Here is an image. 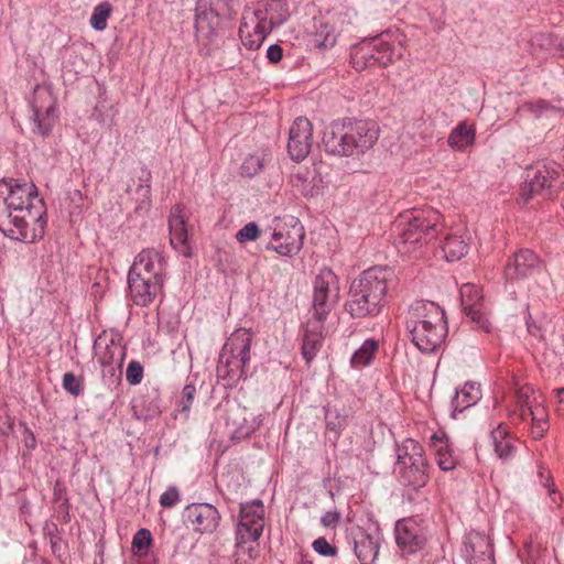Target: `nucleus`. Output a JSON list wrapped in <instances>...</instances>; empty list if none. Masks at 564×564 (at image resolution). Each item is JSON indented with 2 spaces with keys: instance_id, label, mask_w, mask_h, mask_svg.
Here are the masks:
<instances>
[{
  "instance_id": "nucleus-1",
  "label": "nucleus",
  "mask_w": 564,
  "mask_h": 564,
  "mask_svg": "<svg viewBox=\"0 0 564 564\" xmlns=\"http://www.w3.org/2000/svg\"><path fill=\"white\" fill-rule=\"evenodd\" d=\"M46 208L33 183L0 181V231L11 239L32 243L45 231Z\"/></svg>"
},
{
  "instance_id": "nucleus-2",
  "label": "nucleus",
  "mask_w": 564,
  "mask_h": 564,
  "mask_svg": "<svg viewBox=\"0 0 564 564\" xmlns=\"http://www.w3.org/2000/svg\"><path fill=\"white\" fill-rule=\"evenodd\" d=\"M444 219L433 208L408 210L394 223V246L402 256H417L444 231Z\"/></svg>"
},
{
  "instance_id": "nucleus-3",
  "label": "nucleus",
  "mask_w": 564,
  "mask_h": 564,
  "mask_svg": "<svg viewBox=\"0 0 564 564\" xmlns=\"http://www.w3.org/2000/svg\"><path fill=\"white\" fill-rule=\"evenodd\" d=\"M379 139V127L371 120H341L324 132L325 151L340 158H359L371 150Z\"/></svg>"
},
{
  "instance_id": "nucleus-4",
  "label": "nucleus",
  "mask_w": 564,
  "mask_h": 564,
  "mask_svg": "<svg viewBox=\"0 0 564 564\" xmlns=\"http://www.w3.org/2000/svg\"><path fill=\"white\" fill-rule=\"evenodd\" d=\"M290 17L283 0H259L245 8L239 35L248 50H258L267 36Z\"/></svg>"
},
{
  "instance_id": "nucleus-5",
  "label": "nucleus",
  "mask_w": 564,
  "mask_h": 564,
  "mask_svg": "<svg viewBox=\"0 0 564 564\" xmlns=\"http://www.w3.org/2000/svg\"><path fill=\"white\" fill-rule=\"evenodd\" d=\"M392 271L386 268H370L356 279L345 304L346 311L354 318L377 316L383 306L388 283Z\"/></svg>"
},
{
  "instance_id": "nucleus-6",
  "label": "nucleus",
  "mask_w": 564,
  "mask_h": 564,
  "mask_svg": "<svg viewBox=\"0 0 564 564\" xmlns=\"http://www.w3.org/2000/svg\"><path fill=\"white\" fill-rule=\"evenodd\" d=\"M252 333L238 328L227 338L221 348L217 365V377L229 384L246 377V367L250 361Z\"/></svg>"
},
{
  "instance_id": "nucleus-7",
  "label": "nucleus",
  "mask_w": 564,
  "mask_h": 564,
  "mask_svg": "<svg viewBox=\"0 0 564 564\" xmlns=\"http://www.w3.org/2000/svg\"><path fill=\"white\" fill-rule=\"evenodd\" d=\"M516 409L509 412V420L514 426L530 419V435L533 440H541L547 432L549 413L530 386L519 387L514 392Z\"/></svg>"
},
{
  "instance_id": "nucleus-8",
  "label": "nucleus",
  "mask_w": 564,
  "mask_h": 564,
  "mask_svg": "<svg viewBox=\"0 0 564 564\" xmlns=\"http://www.w3.org/2000/svg\"><path fill=\"white\" fill-rule=\"evenodd\" d=\"M394 471L402 484L414 489L427 482V462L422 446L416 441L406 438L398 446Z\"/></svg>"
},
{
  "instance_id": "nucleus-9",
  "label": "nucleus",
  "mask_w": 564,
  "mask_h": 564,
  "mask_svg": "<svg viewBox=\"0 0 564 564\" xmlns=\"http://www.w3.org/2000/svg\"><path fill=\"white\" fill-rule=\"evenodd\" d=\"M305 231L295 217L276 219L273 221L271 239L268 250H273L282 257H294L303 248Z\"/></svg>"
},
{
  "instance_id": "nucleus-10",
  "label": "nucleus",
  "mask_w": 564,
  "mask_h": 564,
  "mask_svg": "<svg viewBox=\"0 0 564 564\" xmlns=\"http://www.w3.org/2000/svg\"><path fill=\"white\" fill-rule=\"evenodd\" d=\"M264 505L260 499L240 505L238 523L235 530L238 550H243L246 544L259 540L264 529Z\"/></svg>"
},
{
  "instance_id": "nucleus-11",
  "label": "nucleus",
  "mask_w": 564,
  "mask_h": 564,
  "mask_svg": "<svg viewBox=\"0 0 564 564\" xmlns=\"http://www.w3.org/2000/svg\"><path fill=\"white\" fill-rule=\"evenodd\" d=\"M339 301V280L330 269H323L313 282V315L324 322Z\"/></svg>"
},
{
  "instance_id": "nucleus-12",
  "label": "nucleus",
  "mask_w": 564,
  "mask_h": 564,
  "mask_svg": "<svg viewBox=\"0 0 564 564\" xmlns=\"http://www.w3.org/2000/svg\"><path fill=\"white\" fill-rule=\"evenodd\" d=\"M203 12V9L195 8V39L198 53L204 57L212 56L219 48V33L224 22L215 15Z\"/></svg>"
},
{
  "instance_id": "nucleus-13",
  "label": "nucleus",
  "mask_w": 564,
  "mask_h": 564,
  "mask_svg": "<svg viewBox=\"0 0 564 564\" xmlns=\"http://www.w3.org/2000/svg\"><path fill=\"white\" fill-rule=\"evenodd\" d=\"M34 131L41 135L51 132L56 121V99L50 87L37 85L31 100Z\"/></svg>"
},
{
  "instance_id": "nucleus-14",
  "label": "nucleus",
  "mask_w": 564,
  "mask_h": 564,
  "mask_svg": "<svg viewBox=\"0 0 564 564\" xmlns=\"http://www.w3.org/2000/svg\"><path fill=\"white\" fill-rule=\"evenodd\" d=\"M370 39L378 66L387 67L402 58L405 35L400 30L389 29Z\"/></svg>"
},
{
  "instance_id": "nucleus-15",
  "label": "nucleus",
  "mask_w": 564,
  "mask_h": 564,
  "mask_svg": "<svg viewBox=\"0 0 564 564\" xmlns=\"http://www.w3.org/2000/svg\"><path fill=\"white\" fill-rule=\"evenodd\" d=\"M560 177L558 165L539 164L528 170L524 183L521 186V196L528 200L544 189L556 185Z\"/></svg>"
},
{
  "instance_id": "nucleus-16",
  "label": "nucleus",
  "mask_w": 564,
  "mask_h": 564,
  "mask_svg": "<svg viewBox=\"0 0 564 564\" xmlns=\"http://www.w3.org/2000/svg\"><path fill=\"white\" fill-rule=\"evenodd\" d=\"M460 299L463 310L474 325L485 333H491L494 326L484 311L481 290L475 284H464L460 288Z\"/></svg>"
},
{
  "instance_id": "nucleus-17",
  "label": "nucleus",
  "mask_w": 564,
  "mask_h": 564,
  "mask_svg": "<svg viewBox=\"0 0 564 564\" xmlns=\"http://www.w3.org/2000/svg\"><path fill=\"white\" fill-rule=\"evenodd\" d=\"M183 517L186 523L200 534L215 532L221 519L217 508L207 502L188 505Z\"/></svg>"
},
{
  "instance_id": "nucleus-18",
  "label": "nucleus",
  "mask_w": 564,
  "mask_h": 564,
  "mask_svg": "<svg viewBox=\"0 0 564 564\" xmlns=\"http://www.w3.org/2000/svg\"><path fill=\"white\" fill-rule=\"evenodd\" d=\"M412 344L423 354L435 352L444 343L447 335L446 319L436 323L422 324L409 330Z\"/></svg>"
},
{
  "instance_id": "nucleus-19",
  "label": "nucleus",
  "mask_w": 564,
  "mask_h": 564,
  "mask_svg": "<svg viewBox=\"0 0 564 564\" xmlns=\"http://www.w3.org/2000/svg\"><path fill=\"white\" fill-rule=\"evenodd\" d=\"M94 352L102 368V375L115 377L117 369L121 368L126 354L121 345L112 338L99 336L94 344Z\"/></svg>"
},
{
  "instance_id": "nucleus-20",
  "label": "nucleus",
  "mask_w": 564,
  "mask_h": 564,
  "mask_svg": "<svg viewBox=\"0 0 564 564\" xmlns=\"http://www.w3.org/2000/svg\"><path fill=\"white\" fill-rule=\"evenodd\" d=\"M311 121L304 117L294 120L290 129L288 151L291 158L297 162L303 161L310 153L312 148Z\"/></svg>"
},
{
  "instance_id": "nucleus-21",
  "label": "nucleus",
  "mask_w": 564,
  "mask_h": 564,
  "mask_svg": "<svg viewBox=\"0 0 564 564\" xmlns=\"http://www.w3.org/2000/svg\"><path fill=\"white\" fill-rule=\"evenodd\" d=\"M188 215L189 212L185 206L175 205L171 209L169 217L170 242L172 247L184 257L192 254L186 224Z\"/></svg>"
},
{
  "instance_id": "nucleus-22",
  "label": "nucleus",
  "mask_w": 564,
  "mask_h": 564,
  "mask_svg": "<svg viewBox=\"0 0 564 564\" xmlns=\"http://www.w3.org/2000/svg\"><path fill=\"white\" fill-rule=\"evenodd\" d=\"M128 274L164 280L165 260L163 254L154 248L143 249L135 256Z\"/></svg>"
},
{
  "instance_id": "nucleus-23",
  "label": "nucleus",
  "mask_w": 564,
  "mask_h": 564,
  "mask_svg": "<svg viewBox=\"0 0 564 564\" xmlns=\"http://www.w3.org/2000/svg\"><path fill=\"white\" fill-rule=\"evenodd\" d=\"M395 541L403 553L413 554L424 546L426 536L415 519L406 518L395 524Z\"/></svg>"
},
{
  "instance_id": "nucleus-24",
  "label": "nucleus",
  "mask_w": 564,
  "mask_h": 564,
  "mask_svg": "<svg viewBox=\"0 0 564 564\" xmlns=\"http://www.w3.org/2000/svg\"><path fill=\"white\" fill-rule=\"evenodd\" d=\"M543 262L539 256L530 249L519 250L507 263L505 276L509 281L525 279L540 272Z\"/></svg>"
},
{
  "instance_id": "nucleus-25",
  "label": "nucleus",
  "mask_w": 564,
  "mask_h": 564,
  "mask_svg": "<svg viewBox=\"0 0 564 564\" xmlns=\"http://www.w3.org/2000/svg\"><path fill=\"white\" fill-rule=\"evenodd\" d=\"M463 555L468 564H494V550L489 538L471 531L464 540Z\"/></svg>"
},
{
  "instance_id": "nucleus-26",
  "label": "nucleus",
  "mask_w": 564,
  "mask_h": 564,
  "mask_svg": "<svg viewBox=\"0 0 564 564\" xmlns=\"http://www.w3.org/2000/svg\"><path fill=\"white\" fill-rule=\"evenodd\" d=\"M445 319L443 308L434 302L419 300L413 302L404 316L406 330H412L422 326V324L436 323Z\"/></svg>"
},
{
  "instance_id": "nucleus-27",
  "label": "nucleus",
  "mask_w": 564,
  "mask_h": 564,
  "mask_svg": "<svg viewBox=\"0 0 564 564\" xmlns=\"http://www.w3.org/2000/svg\"><path fill=\"white\" fill-rule=\"evenodd\" d=\"M164 280L128 274L130 296L135 305L148 306L161 293Z\"/></svg>"
},
{
  "instance_id": "nucleus-28",
  "label": "nucleus",
  "mask_w": 564,
  "mask_h": 564,
  "mask_svg": "<svg viewBox=\"0 0 564 564\" xmlns=\"http://www.w3.org/2000/svg\"><path fill=\"white\" fill-rule=\"evenodd\" d=\"M339 36L340 31L324 15L315 19L310 44L319 51L330 50L337 44Z\"/></svg>"
},
{
  "instance_id": "nucleus-29",
  "label": "nucleus",
  "mask_w": 564,
  "mask_h": 564,
  "mask_svg": "<svg viewBox=\"0 0 564 564\" xmlns=\"http://www.w3.org/2000/svg\"><path fill=\"white\" fill-rule=\"evenodd\" d=\"M430 446L434 452L436 464L442 470L449 471L455 469L458 460L444 432L434 433L430 438Z\"/></svg>"
},
{
  "instance_id": "nucleus-30",
  "label": "nucleus",
  "mask_w": 564,
  "mask_h": 564,
  "mask_svg": "<svg viewBox=\"0 0 564 564\" xmlns=\"http://www.w3.org/2000/svg\"><path fill=\"white\" fill-rule=\"evenodd\" d=\"M322 323L323 322L317 321L313 323L310 322L303 333L301 350L306 364H311L323 347L324 326Z\"/></svg>"
},
{
  "instance_id": "nucleus-31",
  "label": "nucleus",
  "mask_w": 564,
  "mask_h": 564,
  "mask_svg": "<svg viewBox=\"0 0 564 564\" xmlns=\"http://www.w3.org/2000/svg\"><path fill=\"white\" fill-rule=\"evenodd\" d=\"M491 444L497 457L503 462L511 459L517 451L516 440L503 424H499L490 433Z\"/></svg>"
},
{
  "instance_id": "nucleus-32",
  "label": "nucleus",
  "mask_w": 564,
  "mask_h": 564,
  "mask_svg": "<svg viewBox=\"0 0 564 564\" xmlns=\"http://www.w3.org/2000/svg\"><path fill=\"white\" fill-rule=\"evenodd\" d=\"M161 400L156 392L139 395L132 401L133 416L148 422L161 414Z\"/></svg>"
},
{
  "instance_id": "nucleus-33",
  "label": "nucleus",
  "mask_w": 564,
  "mask_h": 564,
  "mask_svg": "<svg viewBox=\"0 0 564 564\" xmlns=\"http://www.w3.org/2000/svg\"><path fill=\"white\" fill-rule=\"evenodd\" d=\"M377 538L361 531L354 538V551L360 564H373L379 554Z\"/></svg>"
},
{
  "instance_id": "nucleus-34",
  "label": "nucleus",
  "mask_w": 564,
  "mask_h": 564,
  "mask_svg": "<svg viewBox=\"0 0 564 564\" xmlns=\"http://www.w3.org/2000/svg\"><path fill=\"white\" fill-rule=\"evenodd\" d=\"M373 52L375 48L372 47L371 39H364L351 48L350 62L352 67L356 70L361 72L368 67L378 65V61Z\"/></svg>"
},
{
  "instance_id": "nucleus-35",
  "label": "nucleus",
  "mask_w": 564,
  "mask_h": 564,
  "mask_svg": "<svg viewBox=\"0 0 564 564\" xmlns=\"http://www.w3.org/2000/svg\"><path fill=\"white\" fill-rule=\"evenodd\" d=\"M480 399V386L476 382H466L460 389L456 390L452 400L453 415H455L456 412H463L475 405Z\"/></svg>"
},
{
  "instance_id": "nucleus-36",
  "label": "nucleus",
  "mask_w": 564,
  "mask_h": 564,
  "mask_svg": "<svg viewBox=\"0 0 564 564\" xmlns=\"http://www.w3.org/2000/svg\"><path fill=\"white\" fill-rule=\"evenodd\" d=\"M475 139L476 128L462 121L451 131L447 143L455 151H464L474 144Z\"/></svg>"
},
{
  "instance_id": "nucleus-37",
  "label": "nucleus",
  "mask_w": 564,
  "mask_h": 564,
  "mask_svg": "<svg viewBox=\"0 0 564 564\" xmlns=\"http://www.w3.org/2000/svg\"><path fill=\"white\" fill-rule=\"evenodd\" d=\"M442 250L447 261H457L468 252V243L462 235L446 234L442 243Z\"/></svg>"
},
{
  "instance_id": "nucleus-38",
  "label": "nucleus",
  "mask_w": 564,
  "mask_h": 564,
  "mask_svg": "<svg viewBox=\"0 0 564 564\" xmlns=\"http://www.w3.org/2000/svg\"><path fill=\"white\" fill-rule=\"evenodd\" d=\"M139 184L135 188V212H148L151 206V172L142 167L139 175Z\"/></svg>"
},
{
  "instance_id": "nucleus-39",
  "label": "nucleus",
  "mask_w": 564,
  "mask_h": 564,
  "mask_svg": "<svg viewBox=\"0 0 564 564\" xmlns=\"http://www.w3.org/2000/svg\"><path fill=\"white\" fill-rule=\"evenodd\" d=\"M379 348L377 340L369 338L354 352L350 358V365L355 369H361L369 366Z\"/></svg>"
},
{
  "instance_id": "nucleus-40",
  "label": "nucleus",
  "mask_w": 564,
  "mask_h": 564,
  "mask_svg": "<svg viewBox=\"0 0 564 564\" xmlns=\"http://www.w3.org/2000/svg\"><path fill=\"white\" fill-rule=\"evenodd\" d=\"M196 6L203 9V12L206 11V14L215 15L221 21L232 15L230 0H197Z\"/></svg>"
},
{
  "instance_id": "nucleus-41",
  "label": "nucleus",
  "mask_w": 564,
  "mask_h": 564,
  "mask_svg": "<svg viewBox=\"0 0 564 564\" xmlns=\"http://www.w3.org/2000/svg\"><path fill=\"white\" fill-rule=\"evenodd\" d=\"M326 17L341 34L354 25L357 19V11L350 7H341L330 13H327Z\"/></svg>"
},
{
  "instance_id": "nucleus-42",
  "label": "nucleus",
  "mask_w": 564,
  "mask_h": 564,
  "mask_svg": "<svg viewBox=\"0 0 564 564\" xmlns=\"http://www.w3.org/2000/svg\"><path fill=\"white\" fill-rule=\"evenodd\" d=\"M325 422L327 431L334 433L335 440H338L348 424V415L343 410L326 406Z\"/></svg>"
},
{
  "instance_id": "nucleus-43",
  "label": "nucleus",
  "mask_w": 564,
  "mask_h": 564,
  "mask_svg": "<svg viewBox=\"0 0 564 564\" xmlns=\"http://www.w3.org/2000/svg\"><path fill=\"white\" fill-rule=\"evenodd\" d=\"M196 395V387L194 384H185L177 400V413L184 419L189 417V412Z\"/></svg>"
},
{
  "instance_id": "nucleus-44",
  "label": "nucleus",
  "mask_w": 564,
  "mask_h": 564,
  "mask_svg": "<svg viewBox=\"0 0 564 564\" xmlns=\"http://www.w3.org/2000/svg\"><path fill=\"white\" fill-rule=\"evenodd\" d=\"M112 11V7L109 2L105 1L97 4L90 17V25L96 31H104L107 28V21Z\"/></svg>"
},
{
  "instance_id": "nucleus-45",
  "label": "nucleus",
  "mask_w": 564,
  "mask_h": 564,
  "mask_svg": "<svg viewBox=\"0 0 564 564\" xmlns=\"http://www.w3.org/2000/svg\"><path fill=\"white\" fill-rule=\"evenodd\" d=\"M536 41L541 47L547 51H554L564 57V35L561 39L553 34H540L536 36Z\"/></svg>"
},
{
  "instance_id": "nucleus-46",
  "label": "nucleus",
  "mask_w": 564,
  "mask_h": 564,
  "mask_svg": "<svg viewBox=\"0 0 564 564\" xmlns=\"http://www.w3.org/2000/svg\"><path fill=\"white\" fill-rule=\"evenodd\" d=\"M263 161L259 154L248 155L241 164V174L248 177L257 175L263 169Z\"/></svg>"
},
{
  "instance_id": "nucleus-47",
  "label": "nucleus",
  "mask_w": 564,
  "mask_h": 564,
  "mask_svg": "<svg viewBox=\"0 0 564 564\" xmlns=\"http://www.w3.org/2000/svg\"><path fill=\"white\" fill-rule=\"evenodd\" d=\"M62 386L65 391L74 397L82 394L84 391L83 382L78 380L73 372L64 373Z\"/></svg>"
},
{
  "instance_id": "nucleus-48",
  "label": "nucleus",
  "mask_w": 564,
  "mask_h": 564,
  "mask_svg": "<svg viewBox=\"0 0 564 564\" xmlns=\"http://www.w3.org/2000/svg\"><path fill=\"white\" fill-rule=\"evenodd\" d=\"M152 534L148 529H140L135 532L132 539V547L138 552L145 553L151 545Z\"/></svg>"
},
{
  "instance_id": "nucleus-49",
  "label": "nucleus",
  "mask_w": 564,
  "mask_h": 564,
  "mask_svg": "<svg viewBox=\"0 0 564 564\" xmlns=\"http://www.w3.org/2000/svg\"><path fill=\"white\" fill-rule=\"evenodd\" d=\"M260 236L259 226L256 223H248L236 234V239L240 243L254 241Z\"/></svg>"
},
{
  "instance_id": "nucleus-50",
  "label": "nucleus",
  "mask_w": 564,
  "mask_h": 564,
  "mask_svg": "<svg viewBox=\"0 0 564 564\" xmlns=\"http://www.w3.org/2000/svg\"><path fill=\"white\" fill-rule=\"evenodd\" d=\"M142 379L143 366L137 360H131L127 367L126 380L129 384L137 386L142 381Z\"/></svg>"
},
{
  "instance_id": "nucleus-51",
  "label": "nucleus",
  "mask_w": 564,
  "mask_h": 564,
  "mask_svg": "<svg viewBox=\"0 0 564 564\" xmlns=\"http://www.w3.org/2000/svg\"><path fill=\"white\" fill-rule=\"evenodd\" d=\"M538 476L540 478V484L545 489H547V492H549L550 497L552 498V501L554 503H556L557 491H556L555 485L552 480L551 473L547 469H545L544 467L539 466Z\"/></svg>"
},
{
  "instance_id": "nucleus-52",
  "label": "nucleus",
  "mask_w": 564,
  "mask_h": 564,
  "mask_svg": "<svg viewBox=\"0 0 564 564\" xmlns=\"http://www.w3.org/2000/svg\"><path fill=\"white\" fill-rule=\"evenodd\" d=\"M550 104L543 99H536L532 101H527L521 106L522 111L530 112L535 117H540L546 110H549Z\"/></svg>"
},
{
  "instance_id": "nucleus-53",
  "label": "nucleus",
  "mask_w": 564,
  "mask_h": 564,
  "mask_svg": "<svg viewBox=\"0 0 564 564\" xmlns=\"http://www.w3.org/2000/svg\"><path fill=\"white\" fill-rule=\"evenodd\" d=\"M313 550L323 556H335L337 554V547L332 545L325 538L316 539L313 544Z\"/></svg>"
},
{
  "instance_id": "nucleus-54",
  "label": "nucleus",
  "mask_w": 564,
  "mask_h": 564,
  "mask_svg": "<svg viewBox=\"0 0 564 564\" xmlns=\"http://www.w3.org/2000/svg\"><path fill=\"white\" fill-rule=\"evenodd\" d=\"M180 501V492L176 487H169L160 497V503L164 508H172Z\"/></svg>"
},
{
  "instance_id": "nucleus-55",
  "label": "nucleus",
  "mask_w": 564,
  "mask_h": 564,
  "mask_svg": "<svg viewBox=\"0 0 564 564\" xmlns=\"http://www.w3.org/2000/svg\"><path fill=\"white\" fill-rule=\"evenodd\" d=\"M340 519H341L340 512L338 510L334 509V510L326 511L322 516L321 523L324 528L334 529L339 524Z\"/></svg>"
},
{
  "instance_id": "nucleus-56",
  "label": "nucleus",
  "mask_w": 564,
  "mask_h": 564,
  "mask_svg": "<svg viewBox=\"0 0 564 564\" xmlns=\"http://www.w3.org/2000/svg\"><path fill=\"white\" fill-rule=\"evenodd\" d=\"M527 328L530 335L534 336L540 340L546 339V328L541 324H538L532 317L529 315L527 318Z\"/></svg>"
},
{
  "instance_id": "nucleus-57",
  "label": "nucleus",
  "mask_w": 564,
  "mask_h": 564,
  "mask_svg": "<svg viewBox=\"0 0 564 564\" xmlns=\"http://www.w3.org/2000/svg\"><path fill=\"white\" fill-rule=\"evenodd\" d=\"M267 57L271 63H278L283 57V50L278 44H272L267 50Z\"/></svg>"
},
{
  "instance_id": "nucleus-58",
  "label": "nucleus",
  "mask_w": 564,
  "mask_h": 564,
  "mask_svg": "<svg viewBox=\"0 0 564 564\" xmlns=\"http://www.w3.org/2000/svg\"><path fill=\"white\" fill-rule=\"evenodd\" d=\"M14 427V420L10 415H6L4 420L0 424V433L8 434L9 432L13 431Z\"/></svg>"
},
{
  "instance_id": "nucleus-59",
  "label": "nucleus",
  "mask_w": 564,
  "mask_h": 564,
  "mask_svg": "<svg viewBox=\"0 0 564 564\" xmlns=\"http://www.w3.org/2000/svg\"><path fill=\"white\" fill-rule=\"evenodd\" d=\"M556 412L560 416L564 417V388L557 390Z\"/></svg>"
},
{
  "instance_id": "nucleus-60",
  "label": "nucleus",
  "mask_w": 564,
  "mask_h": 564,
  "mask_svg": "<svg viewBox=\"0 0 564 564\" xmlns=\"http://www.w3.org/2000/svg\"><path fill=\"white\" fill-rule=\"evenodd\" d=\"M525 549L530 557L535 558L539 556V547L532 541L527 542Z\"/></svg>"
},
{
  "instance_id": "nucleus-61",
  "label": "nucleus",
  "mask_w": 564,
  "mask_h": 564,
  "mask_svg": "<svg viewBox=\"0 0 564 564\" xmlns=\"http://www.w3.org/2000/svg\"><path fill=\"white\" fill-rule=\"evenodd\" d=\"M299 564H312V563L310 561H306L303 557H301V561L299 562Z\"/></svg>"
},
{
  "instance_id": "nucleus-62",
  "label": "nucleus",
  "mask_w": 564,
  "mask_h": 564,
  "mask_svg": "<svg viewBox=\"0 0 564 564\" xmlns=\"http://www.w3.org/2000/svg\"><path fill=\"white\" fill-rule=\"evenodd\" d=\"M252 547H248L247 551L249 552V556H251Z\"/></svg>"
}]
</instances>
